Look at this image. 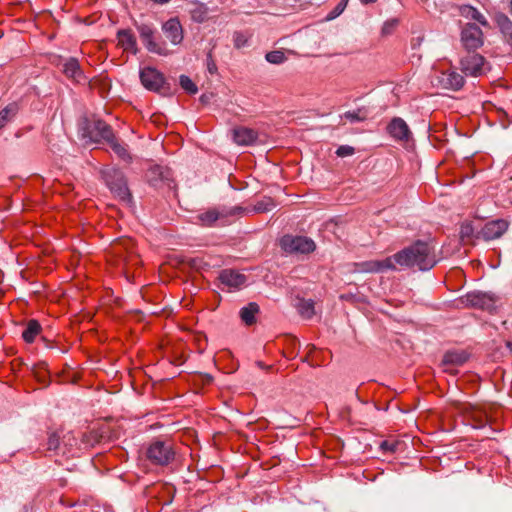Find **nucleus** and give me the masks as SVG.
Segmentation results:
<instances>
[{
    "mask_svg": "<svg viewBox=\"0 0 512 512\" xmlns=\"http://www.w3.org/2000/svg\"><path fill=\"white\" fill-rule=\"evenodd\" d=\"M392 262L401 267H417L421 271L432 269L437 258L435 245L432 241L417 240L408 247L391 256Z\"/></svg>",
    "mask_w": 512,
    "mask_h": 512,
    "instance_id": "obj_1",
    "label": "nucleus"
},
{
    "mask_svg": "<svg viewBox=\"0 0 512 512\" xmlns=\"http://www.w3.org/2000/svg\"><path fill=\"white\" fill-rule=\"evenodd\" d=\"M116 267L127 270L130 266L138 265L139 257L134 250V242L131 239H121L111 247L109 260Z\"/></svg>",
    "mask_w": 512,
    "mask_h": 512,
    "instance_id": "obj_2",
    "label": "nucleus"
},
{
    "mask_svg": "<svg viewBox=\"0 0 512 512\" xmlns=\"http://www.w3.org/2000/svg\"><path fill=\"white\" fill-rule=\"evenodd\" d=\"M101 174L106 185L116 197L124 202L131 201V193L122 171L113 167H107L101 171Z\"/></svg>",
    "mask_w": 512,
    "mask_h": 512,
    "instance_id": "obj_3",
    "label": "nucleus"
},
{
    "mask_svg": "<svg viewBox=\"0 0 512 512\" xmlns=\"http://www.w3.org/2000/svg\"><path fill=\"white\" fill-rule=\"evenodd\" d=\"M146 457L154 465L166 466L174 460L175 451L170 442L155 441L147 448Z\"/></svg>",
    "mask_w": 512,
    "mask_h": 512,
    "instance_id": "obj_4",
    "label": "nucleus"
},
{
    "mask_svg": "<svg viewBox=\"0 0 512 512\" xmlns=\"http://www.w3.org/2000/svg\"><path fill=\"white\" fill-rule=\"evenodd\" d=\"M82 130L83 137H87L93 142H100L101 140L107 141L114 135L111 126L100 119H86Z\"/></svg>",
    "mask_w": 512,
    "mask_h": 512,
    "instance_id": "obj_5",
    "label": "nucleus"
},
{
    "mask_svg": "<svg viewBox=\"0 0 512 512\" xmlns=\"http://www.w3.org/2000/svg\"><path fill=\"white\" fill-rule=\"evenodd\" d=\"M280 245L287 253L309 254L316 248L315 242L306 236L285 235L281 238Z\"/></svg>",
    "mask_w": 512,
    "mask_h": 512,
    "instance_id": "obj_6",
    "label": "nucleus"
},
{
    "mask_svg": "<svg viewBox=\"0 0 512 512\" xmlns=\"http://www.w3.org/2000/svg\"><path fill=\"white\" fill-rule=\"evenodd\" d=\"M486 64L485 58L481 54L475 53V51L467 52L460 59L461 71L466 76L478 77L483 75L486 70Z\"/></svg>",
    "mask_w": 512,
    "mask_h": 512,
    "instance_id": "obj_7",
    "label": "nucleus"
},
{
    "mask_svg": "<svg viewBox=\"0 0 512 512\" xmlns=\"http://www.w3.org/2000/svg\"><path fill=\"white\" fill-rule=\"evenodd\" d=\"M461 42L467 52H473L483 45V32L474 23L466 24L461 31Z\"/></svg>",
    "mask_w": 512,
    "mask_h": 512,
    "instance_id": "obj_8",
    "label": "nucleus"
},
{
    "mask_svg": "<svg viewBox=\"0 0 512 512\" xmlns=\"http://www.w3.org/2000/svg\"><path fill=\"white\" fill-rule=\"evenodd\" d=\"M469 358V355L464 350H449L442 358L441 365L444 372L456 374V367L463 365Z\"/></svg>",
    "mask_w": 512,
    "mask_h": 512,
    "instance_id": "obj_9",
    "label": "nucleus"
},
{
    "mask_svg": "<svg viewBox=\"0 0 512 512\" xmlns=\"http://www.w3.org/2000/svg\"><path fill=\"white\" fill-rule=\"evenodd\" d=\"M388 269H395L391 256L383 260H368L354 263V271L360 273H379Z\"/></svg>",
    "mask_w": 512,
    "mask_h": 512,
    "instance_id": "obj_10",
    "label": "nucleus"
},
{
    "mask_svg": "<svg viewBox=\"0 0 512 512\" xmlns=\"http://www.w3.org/2000/svg\"><path fill=\"white\" fill-rule=\"evenodd\" d=\"M142 85L151 91L159 92L165 83L164 76L155 68L146 67L140 71Z\"/></svg>",
    "mask_w": 512,
    "mask_h": 512,
    "instance_id": "obj_11",
    "label": "nucleus"
},
{
    "mask_svg": "<svg viewBox=\"0 0 512 512\" xmlns=\"http://www.w3.org/2000/svg\"><path fill=\"white\" fill-rule=\"evenodd\" d=\"M436 80L442 88L454 91L461 89L465 83L464 77L455 70L440 71Z\"/></svg>",
    "mask_w": 512,
    "mask_h": 512,
    "instance_id": "obj_12",
    "label": "nucleus"
},
{
    "mask_svg": "<svg viewBox=\"0 0 512 512\" xmlns=\"http://www.w3.org/2000/svg\"><path fill=\"white\" fill-rule=\"evenodd\" d=\"M465 301L471 307L488 311L493 310L496 303V299L492 295L480 291L468 293L465 296Z\"/></svg>",
    "mask_w": 512,
    "mask_h": 512,
    "instance_id": "obj_13",
    "label": "nucleus"
},
{
    "mask_svg": "<svg viewBox=\"0 0 512 512\" xmlns=\"http://www.w3.org/2000/svg\"><path fill=\"white\" fill-rule=\"evenodd\" d=\"M219 280L222 285L231 289H240L246 284L247 277L243 273L233 269H224L219 274Z\"/></svg>",
    "mask_w": 512,
    "mask_h": 512,
    "instance_id": "obj_14",
    "label": "nucleus"
},
{
    "mask_svg": "<svg viewBox=\"0 0 512 512\" xmlns=\"http://www.w3.org/2000/svg\"><path fill=\"white\" fill-rule=\"evenodd\" d=\"M388 134L397 141H408L411 131L407 123L400 117H394L387 125Z\"/></svg>",
    "mask_w": 512,
    "mask_h": 512,
    "instance_id": "obj_15",
    "label": "nucleus"
},
{
    "mask_svg": "<svg viewBox=\"0 0 512 512\" xmlns=\"http://www.w3.org/2000/svg\"><path fill=\"white\" fill-rule=\"evenodd\" d=\"M215 209L218 214V225L220 226H226L231 224L235 218L241 217L247 211V209L242 206H219L215 207Z\"/></svg>",
    "mask_w": 512,
    "mask_h": 512,
    "instance_id": "obj_16",
    "label": "nucleus"
},
{
    "mask_svg": "<svg viewBox=\"0 0 512 512\" xmlns=\"http://www.w3.org/2000/svg\"><path fill=\"white\" fill-rule=\"evenodd\" d=\"M232 137L237 145L250 146L256 143L258 133L254 129L238 126L232 130Z\"/></svg>",
    "mask_w": 512,
    "mask_h": 512,
    "instance_id": "obj_17",
    "label": "nucleus"
},
{
    "mask_svg": "<svg viewBox=\"0 0 512 512\" xmlns=\"http://www.w3.org/2000/svg\"><path fill=\"white\" fill-rule=\"evenodd\" d=\"M508 229V222L503 219L487 222L481 234L485 240H494L501 237Z\"/></svg>",
    "mask_w": 512,
    "mask_h": 512,
    "instance_id": "obj_18",
    "label": "nucleus"
},
{
    "mask_svg": "<svg viewBox=\"0 0 512 512\" xmlns=\"http://www.w3.org/2000/svg\"><path fill=\"white\" fill-rule=\"evenodd\" d=\"M165 37L173 44H179L183 39L182 27L178 19L171 18L163 25Z\"/></svg>",
    "mask_w": 512,
    "mask_h": 512,
    "instance_id": "obj_19",
    "label": "nucleus"
},
{
    "mask_svg": "<svg viewBox=\"0 0 512 512\" xmlns=\"http://www.w3.org/2000/svg\"><path fill=\"white\" fill-rule=\"evenodd\" d=\"M140 37L150 52L164 54V49L154 41V32L148 25L138 27Z\"/></svg>",
    "mask_w": 512,
    "mask_h": 512,
    "instance_id": "obj_20",
    "label": "nucleus"
},
{
    "mask_svg": "<svg viewBox=\"0 0 512 512\" xmlns=\"http://www.w3.org/2000/svg\"><path fill=\"white\" fill-rule=\"evenodd\" d=\"M118 45L127 52L136 54L137 42L133 32L130 29H123L117 32Z\"/></svg>",
    "mask_w": 512,
    "mask_h": 512,
    "instance_id": "obj_21",
    "label": "nucleus"
},
{
    "mask_svg": "<svg viewBox=\"0 0 512 512\" xmlns=\"http://www.w3.org/2000/svg\"><path fill=\"white\" fill-rule=\"evenodd\" d=\"M63 73L74 82L81 83L86 80L79 62L75 58H70L63 65Z\"/></svg>",
    "mask_w": 512,
    "mask_h": 512,
    "instance_id": "obj_22",
    "label": "nucleus"
},
{
    "mask_svg": "<svg viewBox=\"0 0 512 512\" xmlns=\"http://www.w3.org/2000/svg\"><path fill=\"white\" fill-rule=\"evenodd\" d=\"M149 182L153 186H159L161 182L170 181V170L161 166H154L148 172ZM169 185V183H167Z\"/></svg>",
    "mask_w": 512,
    "mask_h": 512,
    "instance_id": "obj_23",
    "label": "nucleus"
},
{
    "mask_svg": "<svg viewBox=\"0 0 512 512\" xmlns=\"http://www.w3.org/2000/svg\"><path fill=\"white\" fill-rule=\"evenodd\" d=\"M42 327L35 319H30L22 332V338L26 343H33L36 337L41 333Z\"/></svg>",
    "mask_w": 512,
    "mask_h": 512,
    "instance_id": "obj_24",
    "label": "nucleus"
},
{
    "mask_svg": "<svg viewBox=\"0 0 512 512\" xmlns=\"http://www.w3.org/2000/svg\"><path fill=\"white\" fill-rule=\"evenodd\" d=\"M106 142L110 145L113 152L121 160H123L127 163L131 161L132 157H131L130 153L128 152L127 145L122 142H119L118 139L115 137V135H113L111 137V139H108Z\"/></svg>",
    "mask_w": 512,
    "mask_h": 512,
    "instance_id": "obj_25",
    "label": "nucleus"
},
{
    "mask_svg": "<svg viewBox=\"0 0 512 512\" xmlns=\"http://www.w3.org/2000/svg\"><path fill=\"white\" fill-rule=\"evenodd\" d=\"M217 215L215 207L201 212L197 216L198 224L204 227H212L218 224Z\"/></svg>",
    "mask_w": 512,
    "mask_h": 512,
    "instance_id": "obj_26",
    "label": "nucleus"
},
{
    "mask_svg": "<svg viewBox=\"0 0 512 512\" xmlns=\"http://www.w3.org/2000/svg\"><path fill=\"white\" fill-rule=\"evenodd\" d=\"M259 311V306L251 302L247 306L240 310V317L246 325H252L255 323V315Z\"/></svg>",
    "mask_w": 512,
    "mask_h": 512,
    "instance_id": "obj_27",
    "label": "nucleus"
},
{
    "mask_svg": "<svg viewBox=\"0 0 512 512\" xmlns=\"http://www.w3.org/2000/svg\"><path fill=\"white\" fill-rule=\"evenodd\" d=\"M460 13L462 16L467 18H471L477 22H479L483 26L488 25V21L483 14H481L476 8L470 5H463L460 7Z\"/></svg>",
    "mask_w": 512,
    "mask_h": 512,
    "instance_id": "obj_28",
    "label": "nucleus"
},
{
    "mask_svg": "<svg viewBox=\"0 0 512 512\" xmlns=\"http://www.w3.org/2000/svg\"><path fill=\"white\" fill-rule=\"evenodd\" d=\"M467 421L473 428L480 429L486 426L488 418L482 411L474 410L468 415Z\"/></svg>",
    "mask_w": 512,
    "mask_h": 512,
    "instance_id": "obj_29",
    "label": "nucleus"
},
{
    "mask_svg": "<svg viewBox=\"0 0 512 512\" xmlns=\"http://www.w3.org/2000/svg\"><path fill=\"white\" fill-rule=\"evenodd\" d=\"M297 311L304 319H311L315 314L314 303L312 300H299Z\"/></svg>",
    "mask_w": 512,
    "mask_h": 512,
    "instance_id": "obj_30",
    "label": "nucleus"
},
{
    "mask_svg": "<svg viewBox=\"0 0 512 512\" xmlns=\"http://www.w3.org/2000/svg\"><path fill=\"white\" fill-rule=\"evenodd\" d=\"M252 33L248 31H236L233 34V45L236 49H241L249 45Z\"/></svg>",
    "mask_w": 512,
    "mask_h": 512,
    "instance_id": "obj_31",
    "label": "nucleus"
},
{
    "mask_svg": "<svg viewBox=\"0 0 512 512\" xmlns=\"http://www.w3.org/2000/svg\"><path fill=\"white\" fill-rule=\"evenodd\" d=\"M275 206L276 204L271 197H263L254 204L252 211L256 213H265L271 211Z\"/></svg>",
    "mask_w": 512,
    "mask_h": 512,
    "instance_id": "obj_32",
    "label": "nucleus"
},
{
    "mask_svg": "<svg viewBox=\"0 0 512 512\" xmlns=\"http://www.w3.org/2000/svg\"><path fill=\"white\" fill-rule=\"evenodd\" d=\"M460 238L464 243L470 242L474 235V227L471 222L465 221L460 226Z\"/></svg>",
    "mask_w": 512,
    "mask_h": 512,
    "instance_id": "obj_33",
    "label": "nucleus"
},
{
    "mask_svg": "<svg viewBox=\"0 0 512 512\" xmlns=\"http://www.w3.org/2000/svg\"><path fill=\"white\" fill-rule=\"evenodd\" d=\"M62 433V442L64 444L62 453L66 454L72 451V448L77 445V439L71 432Z\"/></svg>",
    "mask_w": 512,
    "mask_h": 512,
    "instance_id": "obj_34",
    "label": "nucleus"
},
{
    "mask_svg": "<svg viewBox=\"0 0 512 512\" xmlns=\"http://www.w3.org/2000/svg\"><path fill=\"white\" fill-rule=\"evenodd\" d=\"M208 9L203 3L194 1V21L202 22L207 18Z\"/></svg>",
    "mask_w": 512,
    "mask_h": 512,
    "instance_id": "obj_35",
    "label": "nucleus"
},
{
    "mask_svg": "<svg viewBox=\"0 0 512 512\" xmlns=\"http://www.w3.org/2000/svg\"><path fill=\"white\" fill-rule=\"evenodd\" d=\"M265 59L271 64H281L286 60V56L281 50H274L266 53Z\"/></svg>",
    "mask_w": 512,
    "mask_h": 512,
    "instance_id": "obj_36",
    "label": "nucleus"
},
{
    "mask_svg": "<svg viewBox=\"0 0 512 512\" xmlns=\"http://www.w3.org/2000/svg\"><path fill=\"white\" fill-rule=\"evenodd\" d=\"M200 382H201L202 386L209 385L212 382V377L209 374L194 372V394L198 393L196 386Z\"/></svg>",
    "mask_w": 512,
    "mask_h": 512,
    "instance_id": "obj_37",
    "label": "nucleus"
},
{
    "mask_svg": "<svg viewBox=\"0 0 512 512\" xmlns=\"http://www.w3.org/2000/svg\"><path fill=\"white\" fill-rule=\"evenodd\" d=\"M62 441V435L57 432L51 433L48 438V450H60V442Z\"/></svg>",
    "mask_w": 512,
    "mask_h": 512,
    "instance_id": "obj_38",
    "label": "nucleus"
},
{
    "mask_svg": "<svg viewBox=\"0 0 512 512\" xmlns=\"http://www.w3.org/2000/svg\"><path fill=\"white\" fill-rule=\"evenodd\" d=\"M348 0H341L327 15V20H333L340 16L347 7Z\"/></svg>",
    "mask_w": 512,
    "mask_h": 512,
    "instance_id": "obj_39",
    "label": "nucleus"
},
{
    "mask_svg": "<svg viewBox=\"0 0 512 512\" xmlns=\"http://www.w3.org/2000/svg\"><path fill=\"white\" fill-rule=\"evenodd\" d=\"M343 116L351 122H362L366 119V116L362 113L361 109L356 111H347Z\"/></svg>",
    "mask_w": 512,
    "mask_h": 512,
    "instance_id": "obj_40",
    "label": "nucleus"
},
{
    "mask_svg": "<svg viewBox=\"0 0 512 512\" xmlns=\"http://www.w3.org/2000/svg\"><path fill=\"white\" fill-rule=\"evenodd\" d=\"M47 368L45 363L35 366V376L39 382L46 383Z\"/></svg>",
    "mask_w": 512,
    "mask_h": 512,
    "instance_id": "obj_41",
    "label": "nucleus"
},
{
    "mask_svg": "<svg viewBox=\"0 0 512 512\" xmlns=\"http://www.w3.org/2000/svg\"><path fill=\"white\" fill-rule=\"evenodd\" d=\"M398 25V20L397 19H390L388 21H386L383 26H382V35H390L394 32L395 28L397 27Z\"/></svg>",
    "mask_w": 512,
    "mask_h": 512,
    "instance_id": "obj_42",
    "label": "nucleus"
},
{
    "mask_svg": "<svg viewBox=\"0 0 512 512\" xmlns=\"http://www.w3.org/2000/svg\"><path fill=\"white\" fill-rule=\"evenodd\" d=\"M355 153V149L349 145H342L336 150V155L339 157L351 156Z\"/></svg>",
    "mask_w": 512,
    "mask_h": 512,
    "instance_id": "obj_43",
    "label": "nucleus"
},
{
    "mask_svg": "<svg viewBox=\"0 0 512 512\" xmlns=\"http://www.w3.org/2000/svg\"><path fill=\"white\" fill-rule=\"evenodd\" d=\"M180 85L188 93H192V79L186 75L180 76Z\"/></svg>",
    "mask_w": 512,
    "mask_h": 512,
    "instance_id": "obj_44",
    "label": "nucleus"
},
{
    "mask_svg": "<svg viewBox=\"0 0 512 512\" xmlns=\"http://www.w3.org/2000/svg\"><path fill=\"white\" fill-rule=\"evenodd\" d=\"M380 448L383 450V451H387V452H394L396 450V444L395 443H392V442H389V441H383L381 444H380Z\"/></svg>",
    "mask_w": 512,
    "mask_h": 512,
    "instance_id": "obj_45",
    "label": "nucleus"
},
{
    "mask_svg": "<svg viewBox=\"0 0 512 512\" xmlns=\"http://www.w3.org/2000/svg\"><path fill=\"white\" fill-rule=\"evenodd\" d=\"M207 69L210 74H214L217 71L216 63L213 61L211 54H208L207 57Z\"/></svg>",
    "mask_w": 512,
    "mask_h": 512,
    "instance_id": "obj_46",
    "label": "nucleus"
},
{
    "mask_svg": "<svg viewBox=\"0 0 512 512\" xmlns=\"http://www.w3.org/2000/svg\"><path fill=\"white\" fill-rule=\"evenodd\" d=\"M9 111L4 109L0 112V129L6 124L8 120Z\"/></svg>",
    "mask_w": 512,
    "mask_h": 512,
    "instance_id": "obj_47",
    "label": "nucleus"
},
{
    "mask_svg": "<svg viewBox=\"0 0 512 512\" xmlns=\"http://www.w3.org/2000/svg\"><path fill=\"white\" fill-rule=\"evenodd\" d=\"M504 31L509 37V42L512 45V23L507 21L506 26H504Z\"/></svg>",
    "mask_w": 512,
    "mask_h": 512,
    "instance_id": "obj_48",
    "label": "nucleus"
},
{
    "mask_svg": "<svg viewBox=\"0 0 512 512\" xmlns=\"http://www.w3.org/2000/svg\"><path fill=\"white\" fill-rule=\"evenodd\" d=\"M197 260H198V257H194V262H193L194 270H195V269H200V268H202L201 264H200V263H198V261H197Z\"/></svg>",
    "mask_w": 512,
    "mask_h": 512,
    "instance_id": "obj_49",
    "label": "nucleus"
},
{
    "mask_svg": "<svg viewBox=\"0 0 512 512\" xmlns=\"http://www.w3.org/2000/svg\"><path fill=\"white\" fill-rule=\"evenodd\" d=\"M378 0H360V2L363 4V5H368V4H373L375 2H377Z\"/></svg>",
    "mask_w": 512,
    "mask_h": 512,
    "instance_id": "obj_50",
    "label": "nucleus"
},
{
    "mask_svg": "<svg viewBox=\"0 0 512 512\" xmlns=\"http://www.w3.org/2000/svg\"><path fill=\"white\" fill-rule=\"evenodd\" d=\"M152 1L155 3H158V4H165V3H168L170 0H152Z\"/></svg>",
    "mask_w": 512,
    "mask_h": 512,
    "instance_id": "obj_51",
    "label": "nucleus"
},
{
    "mask_svg": "<svg viewBox=\"0 0 512 512\" xmlns=\"http://www.w3.org/2000/svg\"><path fill=\"white\" fill-rule=\"evenodd\" d=\"M507 347L510 349V351L512 352V339L510 341L507 342Z\"/></svg>",
    "mask_w": 512,
    "mask_h": 512,
    "instance_id": "obj_52",
    "label": "nucleus"
},
{
    "mask_svg": "<svg viewBox=\"0 0 512 512\" xmlns=\"http://www.w3.org/2000/svg\"><path fill=\"white\" fill-rule=\"evenodd\" d=\"M193 341H194V344L196 343V341H198V339H197V337H196V334H195V333H194Z\"/></svg>",
    "mask_w": 512,
    "mask_h": 512,
    "instance_id": "obj_53",
    "label": "nucleus"
},
{
    "mask_svg": "<svg viewBox=\"0 0 512 512\" xmlns=\"http://www.w3.org/2000/svg\"><path fill=\"white\" fill-rule=\"evenodd\" d=\"M193 93H194V94H196V93H197V88H196V86H195V85H194Z\"/></svg>",
    "mask_w": 512,
    "mask_h": 512,
    "instance_id": "obj_54",
    "label": "nucleus"
},
{
    "mask_svg": "<svg viewBox=\"0 0 512 512\" xmlns=\"http://www.w3.org/2000/svg\"><path fill=\"white\" fill-rule=\"evenodd\" d=\"M510 10L512 12V0L510 1Z\"/></svg>",
    "mask_w": 512,
    "mask_h": 512,
    "instance_id": "obj_55",
    "label": "nucleus"
},
{
    "mask_svg": "<svg viewBox=\"0 0 512 512\" xmlns=\"http://www.w3.org/2000/svg\"><path fill=\"white\" fill-rule=\"evenodd\" d=\"M291 341H292L293 343H296V341H297V340H296V338H293V339H291Z\"/></svg>",
    "mask_w": 512,
    "mask_h": 512,
    "instance_id": "obj_56",
    "label": "nucleus"
}]
</instances>
